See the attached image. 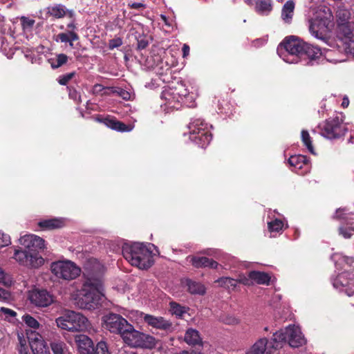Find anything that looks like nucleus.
<instances>
[{
  "mask_svg": "<svg viewBox=\"0 0 354 354\" xmlns=\"http://www.w3.org/2000/svg\"><path fill=\"white\" fill-rule=\"evenodd\" d=\"M86 279L82 288L78 291L77 304L81 308L91 309L97 304L104 295V287L102 274H95V270L86 267Z\"/></svg>",
  "mask_w": 354,
  "mask_h": 354,
  "instance_id": "obj_1",
  "label": "nucleus"
},
{
  "mask_svg": "<svg viewBox=\"0 0 354 354\" xmlns=\"http://www.w3.org/2000/svg\"><path fill=\"white\" fill-rule=\"evenodd\" d=\"M19 243L28 250H15L14 259L28 268H37L44 263V258L37 251L45 248V241L35 234H26L19 239Z\"/></svg>",
  "mask_w": 354,
  "mask_h": 354,
  "instance_id": "obj_2",
  "label": "nucleus"
},
{
  "mask_svg": "<svg viewBox=\"0 0 354 354\" xmlns=\"http://www.w3.org/2000/svg\"><path fill=\"white\" fill-rule=\"evenodd\" d=\"M151 247L154 245L152 244L147 245L140 243H125L122 246V254L132 266L146 270L153 263Z\"/></svg>",
  "mask_w": 354,
  "mask_h": 354,
  "instance_id": "obj_3",
  "label": "nucleus"
},
{
  "mask_svg": "<svg viewBox=\"0 0 354 354\" xmlns=\"http://www.w3.org/2000/svg\"><path fill=\"white\" fill-rule=\"evenodd\" d=\"M57 326L64 330L72 332H81L89 327L88 319L83 315L75 311H67L55 320Z\"/></svg>",
  "mask_w": 354,
  "mask_h": 354,
  "instance_id": "obj_4",
  "label": "nucleus"
},
{
  "mask_svg": "<svg viewBox=\"0 0 354 354\" xmlns=\"http://www.w3.org/2000/svg\"><path fill=\"white\" fill-rule=\"evenodd\" d=\"M121 338L131 348H152L156 344L153 336L136 330L132 324L129 325Z\"/></svg>",
  "mask_w": 354,
  "mask_h": 354,
  "instance_id": "obj_5",
  "label": "nucleus"
},
{
  "mask_svg": "<svg viewBox=\"0 0 354 354\" xmlns=\"http://www.w3.org/2000/svg\"><path fill=\"white\" fill-rule=\"evenodd\" d=\"M189 139L201 148L206 147L212 140L208 125L201 119H194L189 124Z\"/></svg>",
  "mask_w": 354,
  "mask_h": 354,
  "instance_id": "obj_6",
  "label": "nucleus"
},
{
  "mask_svg": "<svg viewBox=\"0 0 354 354\" xmlns=\"http://www.w3.org/2000/svg\"><path fill=\"white\" fill-rule=\"evenodd\" d=\"M304 43L302 40L296 36H290L286 37L278 47L277 51L280 56H282V50H285L287 57H292L283 59L288 63H296L299 59H301V53L304 49Z\"/></svg>",
  "mask_w": 354,
  "mask_h": 354,
  "instance_id": "obj_7",
  "label": "nucleus"
},
{
  "mask_svg": "<svg viewBox=\"0 0 354 354\" xmlns=\"http://www.w3.org/2000/svg\"><path fill=\"white\" fill-rule=\"evenodd\" d=\"M344 118L343 115L339 114L328 119L322 128V135L328 139L343 136L347 131Z\"/></svg>",
  "mask_w": 354,
  "mask_h": 354,
  "instance_id": "obj_8",
  "label": "nucleus"
},
{
  "mask_svg": "<svg viewBox=\"0 0 354 354\" xmlns=\"http://www.w3.org/2000/svg\"><path fill=\"white\" fill-rule=\"evenodd\" d=\"M51 271L57 277L72 280L81 272L80 268L71 261H59L51 264Z\"/></svg>",
  "mask_w": 354,
  "mask_h": 354,
  "instance_id": "obj_9",
  "label": "nucleus"
},
{
  "mask_svg": "<svg viewBox=\"0 0 354 354\" xmlns=\"http://www.w3.org/2000/svg\"><path fill=\"white\" fill-rule=\"evenodd\" d=\"M104 327L110 333L119 335L121 337L131 324L119 314L110 313L103 318Z\"/></svg>",
  "mask_w": 354,
  "mask_h": 354,
  "instance_id": "obj_10",
  "label": "nucleus"
},
{
  "mask_svg": "<svg viewBox=\"0 0 354 354\" xmlns=\"http://www.w3.org/2000/svg\"><path fill=\"white\" fill-rule=\"evenodd\" d=\"M30 303L37 307H46L53 302V295L44 289H34L29 292Z\"/></svg>",
  "mask_w": 354,
  "mask_h": 354,
  "instance_id": "obj_11",
  "label": "nucleus"
},
{
  "mask_svg": "<svg viewBox=\"0 0 354 354\" xmlns=\"http://www.w3.org/2000/svg\"><path fill=\"white\" fill-rule=\"evenodd\" d=\"M144 321L150 326L164 330L166 333H171L174 330L173 324L162 317H155L151 315H145Z\"/></svg>",
  "mask_w": 354,
  "mask_h": 354,
  "instance_id": "obj_12",
  "label": "nucleus"
},
{
  "mask_svg": "<svg viewBox=\"0 0 354 354\" xmlns=\"http://www.w3.org/2000/svg\"><path fill=\"white\" fill-rule=\"evenodd\" d=\"M287 342L291 347L298 348L305 344L306 339L298 326L289 325L286 327Z\"/></svg>",
  "mask_w": 354,
  "mask_h": 354,
  "instance_id": "obj_13",
  "label": "nucleus"
},
{
  "mask_svg": "<svg viewBox=\"0 0 354 354\" xmlns=\"http://www.w3.org/2000/svg\"><path fill=\"white\" fill-rule=\"evenodd\" d=\"M272 352L268 339L261 338L252 346L246 354H272Z\"/></svg>",
  "mask_w": 354,
  "mask_h": 354,
  "instance_id": "obj_14",
  "label": "nucleus"
},
{
  "mask_svg": "<svg viewBox=\"0 0 354 354\" xmlns=\"http://www.w3.org/2000/svg\"><path fill=\"white\" fill-rule=\"evenodd\" d=\"M75 340L80 354H91V351H93L94 346L93 341L88 336L77 335L75 337Z\"/></svg>",
  "mask_w": 354,
  "mask_h": 354,
  "instance_id": "obj_15",
  "label": "nucleus"
},
{
  "mask_svg": "<svg viewBox=\"0 0 354 354\" xmlns=\"http://www.w3.org/2000/svg\"><path fill=\"white\" fill-rule=\"evenodd\" d=\"M287 342L286 328L284 330H280L274 333L268 344L272 351H276L283 347Z\"/></svg>",
  "mask_w": 354,
  "mask_h": 354,
  "instance_id": "obj_16",
  "label": "nucleus"
},
{
  "mask_svg": "<svg viewBox=\"0 0 354 354\" xmlns=\"http://www.w3.org/2000/svg\"><path fill=\"white\" fill-rule=\"evenodd\" d=\"M322 55V52L319 48L306 42L304 43V49L301 53V58L306 57L310 61H313L319 59Z\"/></svg>",
  "mask_w": 354,
  "mask_h": 354,
  "instance_id": "obj_17",
  "label": "nucleus"
},
{
  "mask_svg": "<svg viewBox=\"0 0 354 354\" xmlns=\"http://www.w3.org/2000/svg\"><path fill=\"white\" fill-rule=\"evenodd\" d=\"M104 124L111 129L120 132H129L133 129L132 125H127L124 123L113 118H105Z\"/></svg>",
  "mask_w": 354,
  "mask_h": 354,
  "instance_id": "obj_18",
  "label": "nucleus"
},
{
  "mask_svg": "<svg viewBox=\"0 0 354 354\" xmlns=\"http://www.w3.org/2000/svg\"><path fill=\"white\" fill-rule=\"evenodd\" d=\"M192 264L196 268L208 267L216 268L218 263L205 257H193L191 260Z\"/></svg>",
  "mask_w": 354,
  "mask_h": 354,
  "instance_id": "obj_19",
  "label": "nucleus"
},
{
  "mask_svg": "<svg viewBox=\"0 0 354 354\" xmlns=\"http://www.w3.org/2000/svg\"><path fill=\"white\" fill-rule=\"evenodd\" d=\"M185 342L191 346L201 345L202 339L200 336L199 332L193 328H189L184 337Z\"/></svg>",
  "mask_w": 354,
  "mask_h": 354,
  "instance_id": "obj_20",
  "label": "nucleus"
},
{
  "mask_svg": "<svg viewBox=\"0 0 354 354\" xmlns=\"http://www.w3.org/2000/svg\"><path fill=\"white\" fill-rule=\"evenodd\" d=\"M56 42L69 43L71 47H73V41L79 39L77 33L74 31H69L68 32L59 33L55 37Z\"/></svg>",
  "mask_w": 354,
  "mask_h": 354,
  "instance_id": "obj_21",
  "label": "nucleus"
},
{
  "mask_svg": "<svg viewBox=\"0 0 354 354\" xmlns=\"http://www.w3.org/2000/svg\"><path fill=\"white\" fill-rule=\"evenodd\" d=\"M354 279L353 274L348 272L339 274L333 282V286L336 288H344Z\"/></svg>",
  "mask_w": 354,
  "mask_h": 354,
  "instance_id": "obj_22",
  "label": "nucleus"
},
{
  "mask_svg": "<svg viewBox=\"0 0 354 354\" xmlns=\"http://www.w3.org/2000/svg\"><path fill=\"white\" fill-rule=\"evenodd\" d=\"M295 10V2L292 0L288 1L283 6L281 10V18L286 22L290 23L292 19Z\"/></svg>",
  "mask_w": 354,
  "mask_h": 354,
  "instance_id": "obj_23",
  "label": "nucleus"
},
{
  "mask_svg": "<svg viewBox=\"0 0 354 354\" xmlns=\"http://www.w3.org/2000/svg\"><path fill=\"white\" fill-rule=\"evenodd\" d=\"M249 277L252 281L258 284L268 285L270 281V275L263 272L251 271L249 272Z\"/></svg>",
  "mask_w": 354,
  "mask_h": 354,
  "instance_id": "obj_24",
  "label": "nucleus"
},
{
  "mask_svg": "<svg viewBox=\"0 0 354 354\" xmlns=\"http://www.w3.org/2000/svg\"><path fill=\"white\" fill-rule=\"evenodd\" d=\"M186 285L187 286L188 291L192 295H203L205 293L206 289L205 286L199 282L192 281L191 279H187Z\"/></svg>",
  "mask_w": 354,
  "mask_h": 354,
  "instance_id": "obj_25",
  "label": "nucleus"
},
{
  "mask_svg": "<svg viewBox=\"0 0 354 354\" xmlns=\"http://www.w3.org/2000/svg\"><path fill=\"white\" fill-rule=\"evenodd\" d=\"M38 225L44 230H53L62 227L64 225V221L59 218H51L41 221Z\"/></svg>",
  "mask_w": 354,
  "mask_h": 354,
  "instance_id": "obj_26",
  "label": "nucleus"
},
{
  "mask_svg": "<svg viewBox=\"0 0 354 354\" xmlns=\"http://www.w3.org/2000/svg\"><path fill=\"white\" fill-rule=\"evenodd\" d=\"M288 163L295 169H301L308 164V159L302 155L291 156L288 159Z\"/></svg>",
  "mask_w": 354,
  "mask_h": 354,
  "instance_id": "obj_27",
  "label": "nucleus"
},
{
  "mask_svg": "<svg viewBox=\"0 0 354 354\" xmlns=\"http://www.w3.org/2000/svg\"><path fill=\"white\" fill-rule=\"evenodd\" d=\"M215 282L229 291L234 290L237 286V280L230 277H221Z\"/></svg>",
  "mask_w": 354,
  "mask_h": 354,
  "instance_id": "obj_28",
  "label": "nucleus"
},
{
  "mask_svg": "<svg viewBox=\"0 0 354 354\" xmlns=\"http://www.w3.org/2000/svg\"><path fill=\"white\" fill-rule=\"evenodd\" d=\"M48 13L55 17V18H62L66 14V8L64 5L57 4L53 6H50L48 8Z\"/></svg>",
  "mask_w": 354,
  "mask_h": 354,
  "instance_id": "obj_29",
  "label": "nucleus"
},
{
  "mask_svg": "<svg viewBox=\"0 0 354 354\" xmlns=\"http://www.w3.org/2000/svg\"><path fill=\"white\" fill-rule=\"evenodd\" d=\"M50 347L54 354H71L64 342L55 340L50 343Z\"/></svg>",
  "mask_w": 354,
  "mask_h": 354,
  "instance_id": "obj_30",
  "label": "nucleus"
},
{
  "mask_svg": "<svg viewBox=\"0 0 354 354\" xmlns=\"http://www.w3.org/2000/svg\"><path fill=\"white\" fill-rule=\"evenodd\" d=\"M339 30L346 37L351 39L354 37V22L339 24Z\"/></svg>",
  "mask_w": 354,
  "mask_h": 354,
  "instance_id": "obj_31",
  "label": "nucleus"
},
{
  "mask_svg": "<svg viewBox=\"0 0 354 354\" xmlns=\"http://www.w3.org/2000/svg\"><path fill=\"white\" fill-rule=\"evenodd\" d=\"M256 8L261 14H267L272 10L271 0H259L257 2Z\"/></svg>",
  "mask_w": 354,
  "mask_h": 354,
  "instance_id": "obj_32",
  "label": "nucleus"
},
{
  "mask_svg": "<svg viewBox=\"0 0 354 354\" xmlns=\"http://www.w3.org/2000/svg\"><path fill=\"white\" fill-rule=\"evenodd\" d=\"M301 140L307 148V149L309 151L310 153L312 154H315V149L312 143V138L309 135V133L306 130H302L301 133Z\"/></svg>",
  "mask_w": 354,
  "mask_h": 354,
  "instance_id": "obj_33",
  "label": "nucleus"
},
{
  "mask_svg": "<svg viewBox=\"0 0 354 354\" xmlns=\"http://www.w3.org/2000/svg\"><path fill=\"white\" fill-rule=\"evenodd\" d=\"M26 335L27 338L28 339L30 348L32 347L33 344H39V342H44L41 335L34 330H26Z\"/></svg>",
  "mask_w": 354,
  "mask_h": 354,
  "instance_id": "obj_34",
  "label": "nucleus"
},
{
  "mask_svg": "<svg viewBox=\"0 0 354 354\" xmlns=\"http://www.w3.org/2000/svg\"><path fill=\"white\" fill-rule=\"evenodd\" d=\"M68 61V56L65 54L60 53L51 59L50 64L53 68H58L65 64Z\"/></svg>",
  "mask_w": 354,
  "mask_h": 354,
  "instance_id": "obj_35",
  "label": "nucleus"
},
{
  "mask_svg": "<svg viewBox=\"0 0 354 354\" xmlns=\"http://www.w3.org/2000/svg\"><path fill=\"white\" fill-rule=\"evenodd\" d=\"M21 25L22 30L24 32H30L32 30L35 24V20L33 19H30V17L21 16L20 18Z\"/></svg>",
  "mask_w": 354,
  "mask_h": 354,
  "instance_id": "obj_36",
  "label": "nucleus"
},
{
  "mask_svg": "<svg viewBox=\"0 0 354 354\" xmlns=\"http://www.w3.org/2000/svg\"><path fill=\"white\" fill-rule=\"evenodd\" d=\"M91 354H111V353L107 344L104 341H100L95 347H93V351H91Z\"/></svg>",
  "mask_w": 354,
  "mask_h": 354,
  "instance_id": "obj_37",
  "label": "nucleus"
},
{
  "mask_svg": "<svg viewBox=\"0 0 354 354\" xmlns=\"http://www.w3.org/2000/svg\"><path fill=\"white\" fill-rule=\"evenodd\" d=\"M336 16L339 21V24H343L348 22L347 21L350 18L351 13L347 9L339 7L336 12Z\"/></svg>",
  "mask_w": 354,
  "mask_h": 354,
  "instance_id": "obj_38",
  "label": "nucleus"
},
{
  "mask_svg": "<svg viewBox=\"0 0 354 354\" xmlns=\"http://www.w3.org/2000/svg\"><path fill=\"white\" fill-rule=\"evenodd\" d=\"M31 350L33 354H50L44 342H40L37 344H33Z\"/></svg>",
  "mask_w": 354,
  "mask_h": 354,
  "instance_id": "obj_39",
  "label": "nucleus"
},
{
  "mask_svg": "<svg viewBox=\"0 0 354 354\" xmlns=\"http://www.w3.org/2000/svg\"><path fill=\"white\" fill-rule=\"evenodd\" d=\"M22 320L24 323L32 329H37L39 326V323L36 319L30 315H25L22 317Z\"/></svg>",
  "mask_w": 354,
  "mask_h": 354,
  "instance_id": "obj_40",
  "label": "nucleus"
},
{
  "mask_svg": "<svg viewBox=\"0 0 354 354\" xmlns=\"http://www.w3.org/2000/svg\"><path fill=\"white\" fill-rule=\"evenodd\" d=\"M19 347L18 351L19 354H28V347L26 344V340L23 335H18Z\"/></svg>",
  "mask_w": 354,
  "mask_h": 354,
  "instance_id": "obj_41",
  "label": "nucleus"
},
{
  "mask_svg": "<svg viewBox=\"0 0 354 354\" xmlns=\"http://www.w3.org/2000/svg\"><path fill=\"white\" fill-rule=\"evenodd\" d=\"M283 227V222L279 219H275L268 223V228L271 232H279Z\"/></svg>",
  "mask_w": 354,
  "mask_h": 354,
  "instance_id": "obj_42",
  "label": "nucleus"
},
{
  "mask_svg": "<svg viewBox=\"0 0 354 354\" xmlns=\"http://www.w3.org/2000/svg\"><path fill=\"white\" fill-rule=\"evenodd\" d=\"M221 321L225 324L228 325H237L240 323L239 318L234 315H225L221 317Z\"/></svg>",
  "mask_w": 354,
  "mask_h": 354,
  "instance_id": "obj_43",
  "label": "nucleus"
},
{
  "mask_svg": "<svg viewBox=\"0 0 354 354\" xmlns=\"http://www.w3.org/2000/svg\"><path fill=\"white\" fill-rule=\"evenodd\" d=\"M67 88L68 90L69 97L73 100L77 104L81 103L82 100L79 92L72 86H68Z\"/></svg>",
  "mask_w": 354,
  "mask_h": 354,
  "instance_id": "obj_44",
  "label": "nucleus"
},
{
  "mask_svg": "<svg viewBox=\"0 0 354 354\" xmlns=\"http://www.w3.org/2000/svg\"><path fill=\"white\" fill-rule=\"evenodd\" d=\"M176 94L178 95L179 97L182 100L183 97H186L189 95V91L185 88L183 83L180 82L178 84V86L175 87Z\"/></svg>",
  "mask_w": 354,
  "mask_h": 354,
  "instance_id": "obj_45",
  "label": "nucleus"
},
{
  "mask_svg": "<svg viewBox=\"0 0 354 354\" xmlns=\"http://www.w3.org/2000/svg\"><path fill=\"white\" fill-rule=\"evenodd\" d=\"M0 283L5 286H10L12 284V280L10 276L6 274L4 270L0 268Z\"/></svg>",
  "mask_w": 354,
  "mask_h": 354,
  "instance_id": "obj_46",
  "label": "nucleus"
},
{
  "mask_svg": "<svg viewBox=\"0 0 354 354\" xmlns=\"http://www.w3.org/2000/svg\"><path fill=\"white\" fill-rule=\"evenodd\" d=\"M122 44V39L120 37H115L109 40V49L113 50L114 48L121 46Z\"/></svg>",
  "mask_w": 354,
  "mask_h": 354,
  "instance_id": "obj_47",
  "label": "nucleus"
},
{
  "mask_svg": "<svg viewBox=\"0 0 354 354\" xmlns=\"http://www.w3.org/2000/svg\"><path fill=\"white\" fill-rule=\"evenodd\" d=\"M11 243L10 237L8 234L0 232V248L8 246Z\"/></svg>",
  "mask_w": 354,
  "mask_h": 354,
  "instance_id": "obj_48",
  "label": "nucleus"
},
{
  "mask_svg": "<svg viewBox=\"0 0 354 354\" xmlns=\"http://www.w3.org/2000/svg\"><path fill=\"white\" fill-rule=\"evenodd\" d=\"M309 30L311 32V34L316 38L321 39L322 36L320 35L319 32V30L317 28V23L316 21H310V24L309 26Z\"/></svg>",
  "mask_w": 354,
  "mask_h": 354,
  "instance_id": "obj_49",
  "label": "nucleus"
},
{
  "mask_svg": "<svg viewBox=\"0 0 354 354\" xmlns=\"http://www.w3.org/2000/svg\"><path fill=\"white\" fill-rule=\"evenodd\" d=\"M75 73H70L66 75H64L59 78V83L61 85H66L67 83L74 77Z\"/></svg>",
  "mask_w": 354,
  "mask_h": 354,
  "instance_id": "obj_50",
  "label": "nucleus"
},
{
  "mask_svg": "<svg viewBox=\"0 0 354 354\" xmlns=\"http://www.w3.org/2000/svg\"><path fill=\"white\" fill-rule=\"evenodd\" d=\"M353 229L350 227H340L339 228V233L342 234L344 238L349 239L353 234Z\"/></svg>",
  "mask_w": 354,
  "mask_h": 354,
  "instance_id": "obj_51",
  "label": "nucleus"
},
{
  "mask_svg": "<svg viewBox=\"0 0 354 354\" xmlns=\"http://www.w3.org/2000/svg\"><path fill=\"white\" fill-rule=\"evenodd\" d=\"M237 280V283H240L243 285L250 286L252 283V279L250 278V277H246L245 275H239Z\"/></svg>",
  "mask_w": 354,
  "mask_h": 354,
  "instance_id": "obj_52",
  "label": "nucleus"
},
{
  "mask_svg": "<svg viewBox=\"0 0 354 354\" xmlns=\"http://www.w3.org/2000/svg\"><path fill=\"white\" fill-rule=\"evenodd\" d=\"M344 290L348 297H354V279L351 280V283L344 288Z\"/></svg>",
  "mask_w": 354,
  "mask_h": 354,
  "instance_id": "obj_53",
  "label": "nucleus"
},
{
  "mask_svg": "<svg viewBox=\"0 0 354 354\" xmlns=\"http://www.w3.org/2000/svg\"><path fill=\"white\" fill-rule=\"evenodd\" d=\"M149 45V41L145 38H138V46L137 48L138 50H143L146 48Z\"/></svg>",
  "mask_w": 354,
  "mask_h": 354,
  "instance_id": "obj_54",
  "label": "nucleus"
},
{
  "mask_svg": "<svg viewBox=\"0 0 354 354\" xmlns=\"http://www.w3.org/2000/svg\"><path fill=\"white\" fill-rule=\"evenodd\" d=\"M171 307L172 308L174 313H175L176 315H181L183 313L182 307L175 302L171 303Z\"/></svg>",
  "mask_w": 354,
  "mask_h": 354,
  "instance_id": "obj_55",
  "label": "nucleus"
},
{
  "mask_svg": "<svg viewBox=\"0 0 354 354\" xmlns=\"http://www.w3.org/2000/svg\"><path fill=\"white\" fill-rule=\"evenodd\" d=\"M0 311L3 313L6 317H15L17 315V313L14 311L13 310H11L10 308H7L5 307H2L0 309Z\"/></svg>",
  "mask_w": 354,
  "mask_h": 354,
  "instance_id": "obj_56",
  "label": "nucleus"
},
{
  "mask_svg": "<svg viewBox=\"0 0 354 354\" xmlns=\"http://www.w3.org/2000/svg\"><path fill=\"white\" fill-rule=\"evenodd\" d=\"M129 7L132 8V9H136V10H139L140 8H145V6L142 3H138V2H134V3H129Z\"/></svg>",
  "mask_w": 354,
  "mask_h": 354,
  "instance_id": "obj_57",
  "label": "nucleus"
},
{
  "mask_svg": "<svg viewBox=\"0 0 354 354\" xmlns=\"http://www.w3.org/2000/svg\"><path fill=\"white\" fill-rule=\"evenodd\" d=\"M104 87L101 84H96L93 86V93L94 94H98L100 93L101 91H102L104 90Z\"/></svg>",
  "mask_w": 354,
  "mask_h": 354,
  "instance_id": "obj_58",
  "label": "nucleus"
},
{
  "mask_svg": "<svg viewBox=\"0 0 354 354\" xmlns=\"http://www.w3.org/2000/svg\"><path fill=\"white\" fill-rule=\"evenodd\" d=\"M119 94L125 100H128L131 97V94L125 90H121Z\"/></svg>",
  "mask_w": 354,
  "mask_h": 354,
  "instance_id": "obj_59",
  "label": "nucleus"
},
{
  "mask_svg": "<svg viewBox=\"0 0 354 354\" xmlns=\"http://www.w3.org/2000/svg\"><path fill=\"white\" fill-rule=\"evenodd\" d=\"M175 354H203L201 352H198L196 351H181L178 353H176Z\"/></svg>",
  "mask_w": 354,
  "mask_h": 354,
  "instance_id": "obj_60",
  "label": "nucleus"
},
{
  "mask_svg": "<svg viewBox=\"0 0 354 354\" xmlns=\"http://www.w3.org/2000/svg\"><path fill=\"white\" fill-rule=\"evenodd\" d=\"M8 297V292L6 290L0 288V298L6 299Z\"/></svg>",
  "mask_w": 354,
  "mask_h": 354,
  "instance_id": "obj_61",
  "label": "nucleus"
},
{
  "mask_svg": "<svg viewBox=\"0 0 354 354\" xmlns=\"http://www.w3.org/2000/svg\"><path fill=\"white\" fill-rule=\"evenodd\" d=\"M348 104H349V100H348V98L346 96V97H344L343 98V100H342V106L343 108H346V107H348Z\"/></svg>",
  "mask_w": 354,
  "mask_h": 354,
  "instance_id": "obj_62",
  "label": "nucleus"
},
{
  "mask_svg": "<svg viewBox=\"0 0 354 354\" xmlns=\"http://www.w3.org/2000/svg\"><path fill=\"white\" fill-rule=\"evenodd\" d=\"M189 51V47L187 44H184L183 47V56L185 57L188 55Z\"/></svg>",
  "mask_w": 354,
  "mask_h": 354,
  "instance_id": "obj_63",
  "label": "nucleus"
},
{
  "mask_svg": "<svg viewBox=\"0 0 354 354\" xmlns=\"http://www.w3.org/2000/svg\"><path fill=\"white\" fill-rule=\"evenodd\" d=\"M68 28L71 29V31H73L76 28L75 25L73 23H70L67 25Z\"/></svg>",
  "mask_w": 354,
  "mask_h": 354,
  "instance_id": "obj_64",
  "label": "nucleus"
}]
</instances>
